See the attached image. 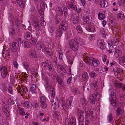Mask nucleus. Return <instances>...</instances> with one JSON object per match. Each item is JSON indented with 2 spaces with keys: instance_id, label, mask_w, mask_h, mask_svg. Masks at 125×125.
<instances>
[{
  "instance_id": "f257e3e1",
  "label": "nucleus",
  "mask_w": 125,
  "mask_h": 125,
  "mask_svg": "<svg viewBox=\"0 0 125 125\" xmlns=\"http://www.w3.org/2000/svg\"><path fill=\"white\" fill-rule=\"evenodd\" d=\"M83 60L87 65H93L94 67H97L100 63L99 60L94 58L91 59L88 55L84 56Z\"/></svg>"
},
{
  "instance_id": "f03ea898",
  "label": "nucleus",
  "mask_w": 125,
  "mask_h": 125,
  "mask_svg": "<svg viewBox=\"0 0 125 125\" xmlns=\"http://www.w3.org/2000/svg\"><path fill=\"white\" fill-rule=\"evenodd\" d=\"M0 71L1 73V75L2 79H3L5 78L8 74V70L6 66L1 65L0 67Z\"/></svg>"
},
{
  "instance_id": "7ed1b4c3",
  "label": "nucleus",
  "mask_w": 125,
  "mask_h": 125,
  "mask_svg": "<svg viewBox=\"0 0 125 125\" xmlns=\"http://www.w3.org/2000/svg\"><path fill=\"white\" fill-rule=\"evenodd\" d=\"M69 44L70 49L73 51L76 52L78 50V45L74 39H71L70 41Z\"/></svg>"
},
{
  "instance_id": "20e7f679",
  "label": "nucleus",
  "mask_w": 125,
  "mask_h": 125,
  "mask_svg": "<svg viewBox=\"0 0 125 125\" xmlns=\"http://www.w3.org/2000/svg\"><path fill=\"white\" fill-rule=\"evenodd\" d=\"M39 101L41 104V106L43 109H44L46 108L47 106V103L46 102V99L45 96H42L40 97Z\"/></svg>"
},
{
  "instance_id": "39448f33",
  "label": "nucleus",
  "mask_w": 125,
  "mask_h": 125,
  "mask_svg": "<svg viewBox=\"0 0 125 125\" xmlns=\"http://www.w3.org/2000/svg\"><path fill=\"white\" fill-rule=\"evenodd\" d=\"M8 106L5 103L3 102L2 105V109L5 115L7 117L10 115V112L8 111Z\"/></svg>"
},
{
  "instance_id": "423d86ee",
  "label": "nucleus",
  "mask_w": 125,
  "mask_h": 125,
  "mask_svg": "<svg viewBox=\"0 0 125 125\" xmlns=\"http://www.w3.org/2000/svg\"><path fill=\"white\" fill-rule=\"evenodd\" d=\"M71 17L73 18L72 22L73 24L76 26L78 25L79 21V17L75 13H73L72 14Z\"/></svg>"
},
{
  "instance_id": "0eeeda50",
  "label": "nucleus",
  "mask_w": 125,
  "mask_h": 125,
  "mask_svg": "<svg viewBox=\"0 0 125 125\" xmlns=\"http://www.w3.org/2000/svg\"><path fill=\"white\" fill-rule=\"evenodd\" d=\"M97 44L98 46L101 49L103 50L106 47V46L103 41H102L100 39H98Z\"/></svg>"
},
{
  "instance_id": "6e6552de",
  "label": "nucleus",
  "mask_w": 125,
  "mask_h": 125,
  "mask_svg": "<svg viewBox=\"0 0 125 125\" xmlns=\"http://www.w3.org/2000/svg\"><path fill=\"white\" fill-rule=\"evenodd\" d=\"M78 121L79 122V124L80 125L81 123L83 122L84 121L83 113V111L79 110L78 112Z\"/></svg>"
},
{
  "instance_id": "1a4fd4ad",
  "label": "nucleus",
  "mask_w": 125,
  "mask_h": 125,
  "mask_svg": "<svg viewBox=\"0 0 125 125\" xmlns=\"http://www.w3.org/2000/svg\"><path fill=\"white\" fill-rule=\"evenodd\" d=\"M97 95L96 94H92L90 95L88 98V100L91 104H94L96 101V97Z\"/></svg>"
},
{
  "instance_id": "9d476101",
  "label": "nucleus",
  "mask_w": 125,
  "mask_h": 125,
  "mask_svg": "<svg viewBox=\"0 0 125 125\" xmlns=\"http://www.w3.org/2000/svg\"><path fill=\"white\" fill-rule=\"evenodd\" d=\"M45 54L48 57H50L52 55V50L50 48L46 47L43 50Z\"/></svg>"
},
{
  "instance_id": "9b49d317",
  "label": "nucleus",
  "mask_w": 125,
  "mask_h": 125,
  "mask_svg": "<svg viewBox=\"0 0 125 125\" xmlns=\"http://www.w3.org/2000/svg\"><path fill=\"white\" fill-rule=\"evenodd\" d=\"M20 42L17 39L14 40L12 43V47L14 49H16L20 46Z\"/></svg>"
},
{
  "instance_id": "f8f14e48",
  "label": "nucleus",
  "mask_w": 125,
  "mask_h": 125,
  "mask_svg": "<svg viewBox=\"0 0 125 125\" xmlns=\"http://www.w3.org/2000/svg\"><path fill=\"white\" fill-rule=\"evenodd\" d=\"M114 55L115 57L117 58L121 54L122 52L119 49L118 47H116L114 49Z\"/></svg>"
},
{
  "instance_id": "ddd939ff",
  "label": "nucleus",
  "mask_w": 125,
  "mask_h": 125,
  "mask_svg": "<svg viewBox=\"0 0 125 125\" xmlns=\"http://www.w3.org/2000/svg\"><path fill=\"white\" fill-rule=\"evenodd\" d=\"M30 57L31 58H37V52L35 50L29 52Z\"/></svg>"
},
{
  "instance_id": "4468645a",
  "label": "nucleus",
  "mask_w": 125,
  "mask_h": 125,
  "mask_svg": "<svg viewBox=\"0 0 125 125\" xmlns=\"http://www.w3.org/2000/svg\"><path fill=\"white\" fill-rule=\"evenodd\" d=\"M10 50H3L2 53V56L4 58H6L10 56L9 54Z\"/></svg>"
},
{
  "instance_id": "2eb2a0df",
  "label": "nucleus",
  "mask_w": 125,
  "mask_h": 125,
  "mask_svg": "<svg viewBox=\"0 0 125 125\" xmlns=\"http://www.w3.org/2000/svg\"><path fill=\"white\" fill-rule=\"evenodd\" d=\"M33 26L35 27L36 30L38 31L39 29L40 26L39 24V22L37 20L33 21L32 23Z\"/></svg>"
},
{
  "instance_id": "dca6fc26",
  "label": "nucleus",
  "mask_w": 125,
  "mask_h": 125,
  "mask_svg": "<svg viewBox=\"0 0 125 125\" xmlns=\"http://www.w3.org/2000/svg\"><path fill=\"white\" fill-rule=\"evenodd\" d=\"M74 40L75 41L76 43H77L78 45V44H79L80 45H82L84 43L83 40L78 37H75Z\"/></svg>"
},
{
  "instance_id": "f3484780",
  "label": "nucleus",
  "mask_w": 125,
  "mask_h": 125,
  "mask_svg": "<svg viewBox=\"0 0 125 125\" xmlns=\"http://www.w3.org/2000/svg\"><path fill=\"white\" fill-rule=\"evenodd\" d=\"M50 61L49 60H47L45 61L42 62L41 64V65L42 68H48V66L50 64H51L50 62Z\"/></svg>"
},
{
  "instance_id": "a211bd4d",
  "label": "nucleus",
  "mask_w": 125,
  "mask_h": 125,
  "mask_svg": "<svg viewBox=\"0 0 125 125\" xmlns=\"http://www.w3.org/2000/svg\"><path fill=\"white\" fill-rule=\"evenodd\" d=\"M109 99L110 101L114 100V101H115L116 100V94L114 91L111 93Z\"/></svg>"
},
{
  "instance_id": "6ab92c4d",
  "label": "nucleus",
  "mask_w": 125,
  "mask_h": 125,
  "mask_svg": "<svg viewBox=\"0 0 125 125\" xmlns=\"http://www.w3.org/2000/svg\"><path fill=\"white\" fill-rule=\"evenodd\" d=\"M122 69L118 67H117L116 68L115 72L114 74L116 76H120L121 74L122 73Z\"/></svg>"
},
{
  "instance_id": "aec40b11",
  "label": "nucleus",
  "mask_w": 125,
  "mask_h": 125,
  "mask_svg": "<svg viewBox=\"0 0 125 125\" xmlns=\"http://www.w3.org/2000/svg\"><path fill=\"white\" fill-rule=\"evenodd\" d=\"M57 82H58V83L61 86L62 88H65V85L62 80L60 77H58L56 78Z\"/></svg>"
},
{
  "instance_id": "412c9836",
  "label": "nucleus",
  "mask_w": 125,
  "mask_h": 125,
  "mask_svg": "<svg viewBox=\"0 0 125 125\" xmlns=\"http://www.w3.org/2000/svg\"><path fill=\"white\" fill-rule=\"evenodd\" d=\"M24 38L28 40H30L32 39V36L31 33L26 32L24 35Z\"/></svg>"
},
{
  "instance_id": "4be33fe9",
  "label": "nucleus",
  "mask_w": 125,
  "mask_h": 125,
  "mask_svg": "<svg viewBox=\"0 0 125 125\" xmlns=\"http://www.w3.org/2000/svg\"><path fill=\"white\" fill-rule=\"evenodd\" d=\"M88 75V74L87 72L84 73L82 75V80L83 81H87L89 78Z\"/></svg>"
},
{
  "instance_id": "5701e85b",
  "label": "nucleus",
  "mask_w": 125,
  "mask_h": 125,
  "mask_svg": "<svg viewBox=\"0 0 125 125\" xmlns=\"http://www.w3.org/2000/svg\"><path fill=\"white\" fill-rule=\"evenodd\" d=\"M68 26V22L66 21L62 22L61 25L62 29L65 31L67 29Z\"/></svg>"
},
{
  "instance_id": "b1692460",
  "label": "nucleus",
  "mask_w": 125,
  "mask_h": 125,
  "mask_svg": "<svg viewBox=\"0 0 125 125\" xmlns=\"http://www.w3.org/2000/svg\"><path fill=\"white\" fill-rule=\"evenodd\" d=\"M80 102L83 106L84 107H85L86 105L87 104V101L84 97L80 99Z\"/></svg>"
},
{
  "instance_id": "393cba45",
  "label": "nucleus",
  "mask_w": 125,
  "mask_h": 125,
  "mask_svg": "<svg viewBox=\"0 0 125 125\" xmlns=\"http://www.w3.org/2000/svg\"><path fill=\"white\" fill-rule=\"evenodd\" d=\"M96 83L97 82L95 81H93L91 82L90 85V86L94 90L97 89L98 88V87L96 84Z\"/></svg>"
},
{
  "instance_id": "a878e982",
  "label": "nucleus",
  "mask_w": 125,
  "mask_h": 125,
  "mask_svg": "<svg viewBox=\"0 0 125 125\" xmlns=\"http://www.w3.org/2000/svg\"><path fill=\"white\" fill-rule=\"evenodd\" d=\"M19 111L20 113L22 115L24 116L25 115H26V116L25 117V118L26 119H27L28 118V117L27 116L28 115L29 116L30 115V114L29 113H26L24 111V109L23 108H21L20 109Z\"/></svg>"
},
{
  "instance_id": "bb28decb",
  "label": "nucleus",
  "mask_w": 125,
  "mask_h": 125,
  "mask_svg": "<svg viewBox=\"0 0 125 125\" xmlns=\"http://www.w3.org/2000/svg\"><path fill=\"white\" fill-rule=\"evenodd\" d=\"M50 93L51 94V96L52 97H54L55 94V90L53 86H52L50 88Z\"/></svg>"
},
{
  "instance_id": "cd10ccee",
  "label": "nucleus",
  "mask_w": 125,
  "mask_h": 125,
  "mask_svg": "<svg viewBox=\"0 0 125 125\" xmlns=\"http://www.w3.org/2000/svg\"><path fill=\"white\" fill-rule=\"evenodd\" d=\"M17 3L21 7L23 8L25 6V2L22 0H18Z\"/></svg>"
},
{
  "instance_id": "c85d7f7f",
  "label": "nucleus",
  "mask_w": 125,
  "mask_h": 125,
  "mask_svg": "<svg viewBox=\"0 0 125 125\" xmlns=\"http://www.w3.org/2000/svg\"><path fill=\"white\" fill-rule=\"evenodd\" d=\"M88 18L89 17L87 14H85L83 16L82 19L84 24H85L87 23Z\"/></svg>"
},
{
  "instance_id": "c756f323",
  "label": "nucleus",
  "mask_w": 125,
  "mask_h": 125,
  "mask_svg": "<svg viewBox=\"0 0 125 125\" xmlns=\"http://www.w3.org/2000/svg\"><path fill=\"white\" fill-rule=\"evenodd\" d=\"M56 10L59 14L61 16L63 15V12L62 8L60 7H58L57 8Z\"/></svg>"
},
{
  "instance_id": "7c9ffc66",
  "label": "nucleus",
  "mask_w": 125,
  "mask_h": 125,
  "mask_svg": "<svg viewBox=\"0 0 125 125\" xmlns=\"http://www.w3.org/2000/svg\"><path fill=\"white\" fill-rule=\"evenodd\" d=\"M98 19L100 20H102L105 17V14H104L100 13L98 14Z\"/></svg>"
},
{
  "instance_id": "2f4dec72",
  "label": "nucleus",
  "mask_w": 125,
  "mask_h": 125,
  "mask_svg": "<svg viewBox=\"0 0 125 125\" xmlns=\"http://www.w3.org/2000/svg\"><path fill=\"white\" fill-rule=\"evenodd\" d=\"M106 1H105L103 0H101L100 2V6L102 7H106L107 6V5L106 3Z\"/></svg>"
},
{
  "instance_id": "473e14b6",
  "label": "nucleus",
  "mask_w": 125,
  "mask_h": 125,
  "mask_svg": "<svg viewBox=\"0 0 125 125\" xmlns=\"http://www.w3.org/2000/svg\"><path fill=\"white\" fill-rule=\"evenodd\" d=\"M55 33L57 36L60 37L62 33V31L59 29L56 30Z\"/></svg>"
},
{
  "instance_id": "72a5a7b5",
  "label": "nucleus",
  "mask_w": 125,
  "mask_h": 125,
  "mask_svg": "<svg viewBox=\"0 0 125 125\" xmlns=\"http://www.w3.org/2000/svg\"><path fill=\"white\" fill-rule=\"evenodd\" d=\"M24 104L26 107H28L29 108L32 107L33 106L31 102L28 101L25 102Z\"/></svg>"
},
{
  "instance_id": "f704fd0d",
  "label": "nucleus",
  "mask_w": 125,
  "mask_h": 125,
  "mask_svg": "<svg viewBox=\"0 0 125 125\" xmlns=\"http://www.w3.org/2000/svg\"><path fill=\"white\" fill-rule=\"evenodd\" d=\"M122 113V110L120 108H117L116 111V115L117 116H119Z\"/></svg>"
},
{
  "instance_id": "c9c22d12",
  "label": "nucleus",
  "mask_w": 125,
  "mask_h": 125,
  "mask_svg": "<svg viewBox=\"0 0 125 125\" xmlns=\"http://www.w3.org/2000/svg\"><path fill=\"white\" fill-rule=\"evenodd\" d=\"M76 26V27H74L75 29L76 30L78 33H81L83 32V31L80 26Z\"/></svg>"
},
{
  "instance_id": "e433bc0d",
  "label": "nucleus",
  "mask_w": 125,
  "mask_h": 125,
  "mask_svg": "<svg viewBox=\"0 0 125 125\" xmlns=\"http://www.w3.org/2000/svg\"><path fill=\"white\" fill-rule=\"evenodd\" d=\"M120 62L122 63V64L125 65V53L124 54L123 56L120 59Z\"/></svg>"
},
{
  "instance_id": "4c0bfd02",
  "label": "nucleus",
  "mask_w": 125,
  "mask_h": 125,
  "mask_svg": "<svg viewBox=\"0 0 125 125\" xmlns=\"http://www.w3.org/2000/svg\"><path fill=\"white\" fill-rule=\"evenodd\" d=\"M86 29L88 31L91 32H93L95 30L94 27L92 26H88L87 27Z\"/></svg>"
},
{
  "instance_id": "58836bf2",
  "label": "nucleus",
  "mask_w": 125,
  "mask_h": 125,
  "mask_svg": "<svg viewBox=\"0 0 125 125\" xmlns=\"http://www.w3.org/2000/svg\"><path fill=\"white\" fill-rule=\"evenodd\" d=\"M38 45L39 46V47L41 48L42 50H44V49L46 47L45 45H44L43 43L42 42H39L38 43Z\"/></svg>"
},
{
  "instance_id": "ea45409f",
  "label": "nucleus",
  "mask_w": 125,
  "mask_h": 125,
  "mask_svg": "<svg viewBox=\"0 0 125 125\" xmlns=\"http://www.w3.org/2000/svg\"><path fill=\"white\" fill-rule=\"evenodd\" d=\"M90 76L91 78H95L97 76V74L95 73L94 71L91 72L90 73H89Z\"/></svg>"
},
{
  "instance_id": "a19ab883",
  "label": "nucleus",
  "mask_w": 125,
  "mask_h": 125,
  "mask_svg": "<svg viewBox=\"0 0 125 125\" xmlns=\"http://www.w3.org/2000/svg\"><path fill=\"white\" fill-rule=\"evenodd\" d=\"M107 119L109 122H112L113 120V117L112 114L111 113H110L107 116Z\"/></svg>"
},
{
  "instance_id": "79ce46f5",
  "label": "nucleus",
  "mask_w": 125,
  "mask_h": 125,
  "mask_svg": "<svg viewBox=\"0 0 125 125\" xmlns=\"http://www.w3.org/2000/svg\"><path fill=\"white\" fill-rule=\"evenodd\" d=\"M119 96L120 97V99L121 101H123L125 99V94L123 93L120 94Z\"/></svg>"
},
{
  "instance_id": "37998d69",
  "label": "nucleus",
  "mask_w": 125,
  "mask_h": 125,
  "mask_svg": "<svg viewBox=\"0 0 125 125\" xmlns=\"http://www.w3.org/2000/svg\"><path fill=\"white\" fill-rule=\"evenodd\" d=\"M36 86L34 84H32L31 85L30 90L32 92L35 93L34 91L36 89Z\"/></svg>"
},
{
  "instance_id": "c03bdc74",
  "label": "nucleus",
  "mask_w": 125,
  "mask_h": 125,
  "mask_svg": "<svg viewBox=\"0 0 125 125\" xmlns=\"http://www.w3.org/2000/svg\"><path fill=\"white\" fill-rule=\"evenodd\" d=\"M125 18L124 15L122 13H120L117 14V18L118 19L122 20Z\"/></svg>"
},
{
  "instance_id": "a18cd8bd",
  "label": "nucleus",
  "mask_w": 125,
  "mask_h": 125,
  "mask_svg": "<svg viewBox=\"0 0 125 125\" xmlns=\"http://www.w3.org/2000/svg\"><path fill=\"white\" fill-rule=\"evenodd\" d=\"M45 88L46 90H50V88L52 86H53V85L51 86V84L49 83H46L45 85Z\"/></svg>"
},
{
  "instance_id": "49530a36",
  "label": "nucleus",
  "mask_w": 125,
  "mask_h": 125,
  "mask_svg": "<svg viewBox=\"0 0 125 125\" xmlns=\"http://www.w3.org/2000/svg\"><path fill=\"white\" fill-rule=\"evenodd\" d=\"M73 5V3L70 2H68L66 4V7L69 9L71 8L72 6Z\"/></svg>"
},
{
  "instance_id": "de8ad7c7",
  "label": "nucleus",
  "mask_w": 125,
  "mask_h": 125,
  "mask_svg": "<svg viewBox=\"0 0 125 125\" xmlns=\"http://www.w3.org/2000/svg\"><path fill=\"white\" fill-rule=\"evenodd\" d=\"M72 92L76 95L79 94L80 93V91L77 88L73 89L72 91Z\"/></svg>"
},
{
  "instance_id": "09e8293b",
  "label": "nucleus",
  "mask_w": 125,
  "mask_h": 125,
  "mask_svg": "<svg viewBox=\"0 0 125 125\" xmlns=\"http://www.w3.org/2000/svg\"><path fill=\"white\" fill-rule=\"evenodd\" d=\"M125 0H118V4L120 6L123 7L124 5V2Z\"/></svg>"
},
{
  "instance_id": "8fccbe9b",
  "label": "nucleus",
  "mask_w": 125,
  "mask_h": 125,
  "mask_svg": "<svg viewBox=\"0 0 125 125\" xmlns=\"http://www.w3.org/2000/svg\"><path fill=\"white\" fill-rule=\"evenodd\" d=\"M111 102V104L112 106L114 107L115 108H116L117 107V105L116 104V100L114 101V100L110 101Z\"/></svg>"
},
{
  "instance_id": "3c124183",
  "label": "nucleus",
  "mask_w": 125,
  "mask_h": 125,
  "mask_svg": "<svg viewBox=\"0 0 125 125\" xmlns=\"http://www.w3.org/2000/svg\"><path fill=\"white\" fill-rule=\"evenodd\" d=\"M8 18L9 20H10L12 23H13L15 21V19L14 18V16L10 14V15Z\"/></svg>"
},
{
  "instance_id": "603ef678",
  "label": "nucleus",
  "mask_w": 125,
  "mask_h": 125,
  "mask_svg": "<svg viewBox=\"0 0 125 125\" xmlns=\"http://www.w3.org/2000/svg\"><path fill=\"white\" fill-rule=\"evenodd\" d=\"M32 40L30 42L31 44H32L33 45H34L36 44V42H37V40L35 38H32Z\"/></svg>"
},
{
  "instance_id": "864d4df0",
  "label": "nucleus",
  "mask_w": 125,
  "mask_h": 125,
  "mask_svg": "<svg viewBox=\"0 0 125 125\" xmlns=\"http://www.w3.org/2000/svg\"><path fill=\"white\" fill-rule=\"evenodd\" d=\"M62 106L63 109L64 110H66V109H68L69 108V105H68L67 104H62Z\"/></svg>"
},
{
  "instance_id": "5fc2aeb1",
  "label": "nucleus",
  "mask_w": 125,
  "mask_h": 125,
  "mask_svg": "<svg viewBox=\"0 0 125 125\" xmlns=\"http://www.w3.org/2000/svg\"><path fill=\"white\" fill-rule=\"evenodd\" d=\"M31 45V43L30 42L26 41L24 47L29 48L30 47Z\"/></svg>"
},
{
  "instance_id": "6e6d98bb",
  "label": "nucleus",
  "mask_w": 125,
  "mask_h": 125,
  "mask_svg": "<svg viewBox=\"0 0 125 125\" xmlns=\"http://www.w3.org/2000/svg\"><path fill=\"white\" fill-rule=\"evenodd\" d=\"M41 7L42 8L44 9L47 8V5L44 2L42 3L40 5Z\"/></svg>"
},
{
  "instance_id": "4d7b16f0",
  "label": "nucleus",
  "mask_w": 125,
  "mask_h": 125,
  "mask_svg": "<svg viewBox=\"0 0 125 125\" xmlns=\"http://www.w3.org/2000/svg\"><path fill=\"white\" fill-rule=\"evenodd\" d=\"M60 70L63 72V75H65L66 73V71L65 69V67L63 66H61L60 67Z\"/></svg>"
},
{
  "instance_id": "13d9d810",
  "label": "nucleus",
  "mask_w": 125,
  "mask_h": 125,
  "mask_svg": "<svg viewBox=\"0 0 125 125\" xmlns=\"http://www.w3.org/2000/svg\"><path fill=\"white\" fill-rule=\"evenodd\" d=\"M67 59L68 60L67 61L68 63L72 65L73 63V59L71 58H67Z\"/></svg>"
},
{
  "instance_id": "bf43d9fd",
  "label": "nucleus",
  "mask_w": 125,
  "mask_h": 125,
  "mask_svg": "<svg viewBox=\"0 0 125 125\" xmlns=\"http://www.w3.org/2000/svg\"><path fill=\"white\" fill-rule=\"evenodd\" d=\"M101 36L104 38H105L106 37V33L105 31L103 30H101Z\"/></svg>"
},
{
  "instance_id": "052dcab7",
  "label": "nucleus",
  "mask_w": 125,
  "mask_h": 125,
  "mask_svg": "<svg viewBox=\"0 0 125 125\" xmlns=\"http://www.w3.org/2000/svg\"><path fill=\"white\" fill-rule=\"evenodd\" d=\"M23 67L25 69L27 70L29 67V64L26 62H24L23 64Z\"/></svg>"
},
{
  "instance_id": "680f3d73",
  "label": "nucleus",
  "mask_w": 125,
  "mask_h": 125,
  "mask_svg": "<svg viewBox=\"0 0 125 125\" xmlns=\"http://www.w3.org/2000/svg\"><path fill=\"white\" fill-rule=\"evenodd\" d=\"M63 11L64 15L66 16L67 15L68 12V10L67 7H65L63 8Z\"/></svg>"
},
{
  "instance_id": "e2e57ef3",
  "label": "nucleus",
  "mask_w": 125,
  "mask_h": 125,
  "mask_svg": "<svg viewBox=\"0 0 125 125\" xmlns=\"http://www.w3.org/2000/svg\"><path fill=\"white\" fill-rule=\"evenodd\" d=\"M7 89L9 92L11 94H13V91L12 87L10 86H9L8 87Z\"/></svg>"
},
{
  "instance_id": "0e129e2a",
  "label": "nucleus",
  "mask_w": 125,
  "mask_h": 125,
  "mask_svg": "<svg viewBox=\"0 0 125 125\" xmlns=\"http://www.w3.org/2000/svg\"><path fill=\"white\" fill-rule=\"evenodd\" d=\"M55 28L53 26L50 27L48 29L50 33H52L54 31Z\"/></svg>"
},
{
  "instance_id": "69168bd1",
  "label": "nucleus",
  "mask_w": 125,
  "mask_h": 125,
  "mask_svg": "<svg viewBox=\"0 0 125 125\" xmlns=\"http://www.w3.org/2000/svg\"><path fill=\"white\" fill-rule=\"evenodd\" d=\"M95 37L94 35L92 34L90 35V40L92 41H93L95 39Z\"/></svg>"
},
{
  "instance_id": "338daca9",
  "label": "nucleus",
  "mask_w": 125,
  "mask_h": 125,
  "mask_svg": "<svg viewBox=\"0 0 125 125\" xmlns=\"http://www.w3.org/2000/svg\"><path fill=\"white\" fill-rule=\"evenodd\" d=\"M72 77H69L67 80V82L68 84H69L70 83L73 82V81L72 79Z\"/></svg>"
},
{
  "instance_id": "774afa93",
  "label": "nucleus",
  "mask_w": 125,
  "mask_h": 125,
  "mask_svg": "<svg viewBox=\"0 0 125 125\" xmlns=\"http://www.w3.org/2000/svg\"><path fill=\"white\" fill-rule=\"evenodd\" d=\"M55 23L56 24L59 23L61 21V19L59 17H57L56 19Z\"/></svg>"
}]
</instances>
